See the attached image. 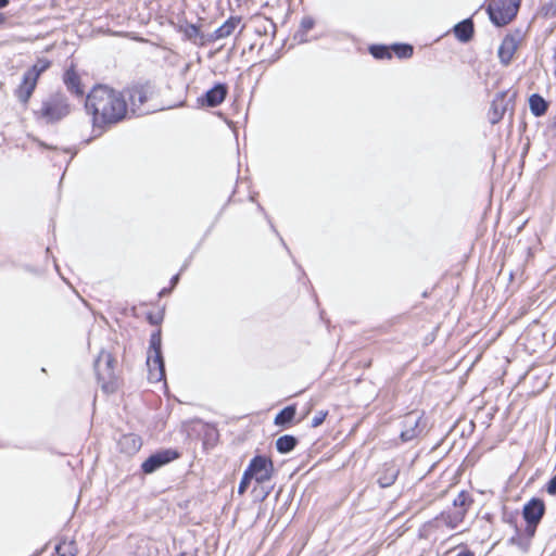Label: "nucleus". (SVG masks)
Wrapping results in <instances>:
<instances>
[{
  "label": "nucleus",
  "mask_w": 556,
  "mask_h": 556,
  "mask_svg": "<svg viewBox=\"0 0 556 556\" xmlns=\"http://www.w3.org/2000/svg\"><path fill=\"white\" fill-rule=\"evenodd\" d=\"M392 50L399 58H409L413 54V47L409 45H394Z\"/></svg>",
  "instance_id": "nucleus-27"
},
{
  "label": "nucleus",
  "mask_w": 556,
  "mask_h": 556,
  "mask_svg": "<svg viewBox=\"0 0 556 556\" xmlns=\"http://www.w3.org/2000/svg\"><path fill=\"white\" fill-rule=\"evenodd\" d=\"M177 457L178 454L172 450L157 452L144 460L141 468L144 473H152Z\"/></svg>",
  "instance_id": "nucleus-6"
},
{
  "label": "nucleus",
  "mask_w": 556,
  "mask_h": 556,
  "mask_svg": "<svg viewBox=\"0 0 556 556\" xmlns=\"http://www.w3.org/2000/svg\"><path fill=\"white\" fill-rule=\"evenodd\" d=\"M521 40V34L507 35L498 48V58L504 65H508L517 51Z\"/></svg>",
  "instance_id": "nucleus-7"
},
{
  "label": "nucleus",
  "mask_w": 556,
  "mask_h": 556,
  "mask_svg": "<svg viewBox=\"0 0 556 556\" xmlns=\"http://www.w3.org/2000/svg\"><path fill=\"white\" fill-rule=\"evenodd\" d=\"M303 26L306 27V28H311L313 26V23H312V21L304 20L303 21Z\"/></svg>",
  "instance_id": "nucleus-35"
},
{
  "label": "nucleus",
  "mask_w": 556,
  "mask_h": 556,
  "mask_svg": "<svg viewBox=\"0 0 556 556\" xmlns=\"http://www.w3.org/2000/svg\"><path fill=\"white\" fill-rule=\"evenodd\" d=\"M59 556H76L77 547L73 541H63L55 547Z\"/></svg>",
  "instance_id": "nucleus-21"
},
{
  "label": "nucleus",
  "mask_w": 556,
  "mask_h": 556,
  "mask_svg": "<svg viewBox=\"0 0 556 556\" xmlns=\"http://www.w3.org/2000/svg\"><path fill=\"white\" fill-rule=\"evenodd\" d=\"M468 503V495L464 492L459 493L454 500V506L456 507V517H463L465 514V506Z\"/></svg>",
  "instance_id": "nucleus-24"
},
{
  "label": "nucleus",
  "mask_w": 556,
  "mask_h": 556,
  "mask_svg": "<svg viewBox=\"0 0 556 556\" xmlns=\"http://www.w3.org/2000/svg\"><path fill=\"white\" fill-rule=\"evenodd\" d=\"M8 0H0V9L4 8L8 4Z\"/></svg>",
  "instance_id": "nucleus-36"
},
{
  "label": "nucleus",
  "mask_w": 556,
  "mask_h": 556,
  "mask_svg": "<svg viewBox=\"0 0 556 556\" xmlns=\"http://www.w3.org/2000/svg\"><path fill=\"white\" fill-rule=\"evenodd\" d=\"M296 445V439L292 435H282L277 439L276 447L280 453H288Z\"/></svg>",
  "instance_id": "nucleus-19"
},
{
  "label": "nucleus",
  "mask_w": 556,
  "mask_h": 556,
  "mask_svg": "<svg viewBox=\"0 0 556 556\" xmlns=\"http://www.w3.org/2000/svg\"><path fill=\"white\" fill-rule=\"evenodd\" d=\"M399 472H400V469L395 464H393V463L384 464L383 467L381 468V470L379 471V477H378L379 485L381 488L391 486L395 482V480L399 476Z\"/></svg>",
  "instance_id": "nucleus-12"
},
{
  "label": "nucleus",
  "mask_w": 556,
  "mask_h": 556,
  "mask_svg": "<svg viewBox=\"0 0 556 556\" xmlns=\"http://www.w3.org/2000/svg\"><path fill=\"white\" fill-rule=\"evenodd\" d=\"M541 11L546 17H556V0H551L545 3Z\"/></svg>",
  "instance_id": "nucleus-29"
},
{
  "label": "nucleus",
  "mask_w": 556,
  "mask_h": 556,
  "mask_svg": "<svg viewBox=\"0 0 556 556\" xmlns=\"http://www.w3.org/2000/svg\"><path fill=\"white\" fill-rule=\"evenodd\" d=\"M544 502L540 498H532L525 505L522 515L527 522L539 523L544 515Z\"/></svg>",
  "instance_id": "nucleus-10"
},
{
  "label": "nucleus",
  "mask_w": 556,
  "mask_h": 556,
  "mask_svg": "<svg viewBox=\"0 0 556 556\" xmlns=\"http://www.w3.org/2000/svg\"><path fill=\"white\" fill-rule=\"evenodd\" d=\"M295 416V407L288 406L283 408L277 416L275 417V424L278 426H282L289 424Z\"/></svg>",
  "instance_id": "nucleus-20"
},
{
  "label": "nucleus",
  "mask_w": 556,
  "mask_h": 556,
  "mask_svg": "<svg viewBox=\"0 0 556 556\" xmlns=\"http://www.w3.org/2000/svg\"><path fill=\"white\" fill-rule=\"evenodd\" d=\"M4 22V16L3 14L0 13V24H2Z\"/></svg>",
  "instance_id": "nucleus-37"
},
{
  "label": "nucleus",
  "mask_w": 556,
  "mask_h": 556,
  "mask_svg": "<svg viewBox=\"0 0 556 556\" xmlns=\"http://www.w3.org/2000/svg\"><path fill=\"white\" fill-rule=\"evenodd\" d=\"M70 113L66 101L59 96H54L42 102L39 115L47 123H54L65 117Z\"/></svg>",
  "instance_id": "nucleus-4"
},
{
  "label": "nucleus",
  "mask_w": 556,
  "mask_h": 556,
  "mask_svg": "<svg viewBox=\"0 0 556 556\" xmlns=\"http://www.w3.org/2000/svg\"><path fill=\"white\" fill-rule=\"evenodd\" d=\"M326 417H327V412H325V410L317 412L316 415L312 419V427H314V428L319 427L324 422Z\"/></svg>",
  "instance_id": "nucleus-31"
},
{
  "label": "nucleus",
  "mask_w": 556,
  "mask_h": 556,
  "mask_svg": "<svg viewBox=\"0 0 556 556\" xmlns=\"http://www.w3.org/2000/svg\"><path fill=\"white\" fill-rule=\"evenodd\" d=\"M149 87L147 86H135L129 89V100L131 105L140 106L142 105L150 96Z\"/></svg>",
  "instance_id": "nucleus-15"
},
{
  "label": "nucleus",
  "mask_w": 556,
  "mask_h": 556,
  "mask_svg": "<svg viewBox=\"0 0 556 556\" xmlns=\"http://www.w3.org/2000/svg\"><path fill=\"white\" fill-rule=\"evenodd\" d=\"M86 110L92 115L94 126H103L122 121L126 116L127 104L121 92L99 85L87 96Z\"/></svg>",
  "instance_id": "nucleus-1"
},
{
  "label": "nucleus",
  "mask_w": 556,
  "mask_h": 556,
  "mask_svg": "<svg viewBox=\"0 0 556 556\" xmlns=\"http://www.w3.org/2000/svg\"><path fill=\"white\" fill-rule=\"evenodd\" d=\"M521 0H493L489 4L488 13L496 26H504L516 16Z\"/></svg>",
  "instance_id": "nucleus-2"
},
{
  "label": "nucleus",
  "mask_w": 556,
  "mask_h": 556,
  "mask_svg": "<svg viewBox=\"0 0 556 556\" xmlns=\"http://www.w3.org/2000/svg\"><path fill=\"white\" fill-rule=\"evenodd\" d=\"M245 471L254 479L257 483H263L271 478L274 467L269 458L265 456H255Z\"/></svg>",
  "instance_id": "nucleus-5"
},
{
  "label": "nucleus",
  "mask_w": 556,
  "mask_h": 556,
  "mask_svg": "<svg viewBox=\"0 0 556 556\" xmlns=\"http://www.w3.org/2000/svg\"><path fill=\"white\" fill-rule=\"evenodd\" d=\"M251 480V476L247 471H244L238 489L239 494H243L247 491Z\"/></svg>",
  "instance_id": "nucleus-30"
},
{
  "label": "nucleus",
  "mask_w": 556,
  "mask_h": 556,
  "mask_svg": "<svg viewBox=\"0 0 556 556\" xmlns=\"http://www.w3.org/2000/svg\"><path fill=\"white\" fill-rule=\"evenodd\" d=\"M37 81L38 78H36L30 73L26 72L23 76L21 85L15 90L16 98L21 102L27 103L37 86Z\"/></svg>",
  "instance_id": "nucleus-11"
},
{
  "label": "nucleus",
  "mask_w": 556,
  "mask_h": 556,
  "mask_svg": "<svg viewBox=\"0 0 556 556\" xmlns=\"http://www.w3.org/2000/svg\"><path fill=\"white\" fill-rule=\"evenodd\" d=\"M115 359L111 353L102 350L96 362L94 370L98 380L102 383V389L106 392H112L115 388V374H114Z\"/></svg>",
  "instance_id": "nucleus-3"
},
{
  "label": "nucleus",
  "mask_w": 556,
  "mask_h": 556,
  "mask_svg": "<svg viewBox=\"0 0 556 556\" xmlns=\"http://www.w3.org/2000/svg\"><path fill=\"white\" fill-rule=\"evenodd\" d=\"M64 83L72 92H74L76 94L84 93V91L80 87L79 76L73 68H70L66 71V73L64 75Z\"/></svg>",
  "instance_id": "nucleus-17"
},
{
  "label": "nucleus",
  "mask_w": 556,
  "mask_h": 556,
  "mask_svg": "<svg viewBox=\"0 0 556 556\" xmlns=\"http://www.w3.org/2000/svg\"><path fill=\"white\" fill-rule=\"evenodd\" d=\"M50 66V62L47 60H38L27 72L34 75L36 78L48 70Z\"/></svg>",
  "instance_id": "nucleus-25"
},
{
  "label": "nucleus",
  "mask_w": 556,
  "mask_h": 556,
  "mask_svg": "<svg viewBox=\"0 0 556 556\" xmlns=\"http://www.w3.org/2000/svg\"><path fill=\"white\" fill-rule=\"evenodd\" d=\"M421 416L416 413H409L403 420V430L401 431V439L403 442H408L415 439L421 431L420 427Z\"/></svg>",
  "instance_id": "nucleus-9"
},
{
  "label": "nucleus",
  "mask_w": 556,
  "mask_h": 556,
  "mask_svg": "<svg viewBox=\"0 0 556 556\" xmlns=\"http://www.w3.org/2000/svg\"><path fill=\"white\" fill-rule=\"evenodd\" d=\"M503 97L500 100H494L492 103V113L490 121L492 124L497 123L504 115L505 108L502 105Z\"/></svg>",
  "instance_id": "nucleus-23"
},
{
  "label": "nucleus",
  "mask_w": 556,
  "mask_h": 556,
  "mask_svg": "<svg viewBox=\"0 0 556 556\" xmlns=\"http://www.w3.org/2000/svg\"><path fill=\"white\" fill-rule=\"evenodd\" d=\"M241 25L240 16H230L222 26H219L212 35L214 40L225 39L231 36Z\"/></svg>",
  "instance_id": "nucleus-13"
},
{
  "label": "nucleus",
  "mask_w": 556,
  "mask_h": 556,
  "mask_svg": "<svg viewBox=\"0 0 556 556\" xmlns=\"http://www.w3.org/2000/svg\"><path fill=\"white\" fill-rule=\"evenodd\" d=\"M547 492L552 495L556 494V475L549 480Z\"/></svg>",
  "instance_id": "nucleus-32"
},
{
  "label": "nucleus",
  "mask_w": 556,
  "mask_h": 556,
  "mask_svg": "<svg viewBox=\"0 0 556 556\" xmlns=\"http://www.w3.org/2000/svg\"><path fill=\"white\" fill-rule=\"evenodd\" d=\"M370 52L376 59L391 58L390 50L384 46H374L370 48Z\"/></svg>",
  "instance_id": "nucleus-28"
},
{
  "label": "nucleus",
  "mask_w": 556,
  "mask_h": 556,
  "mask_svg": "<svg viewBox=\"0 0 556 556\" xmlns=\"http://www.w3.org/2000/svg\"><path fill=\"white\" fill-rule=\"evenodd\" d=\"M148 377L152 382H159L165 377L162 353H148L147 356Z\"/></svg>",
  "instance_id": "nucleus-8"
},
{
  "label": "nucleus",
  "mask_w": 556,
  "mask_h": 556,
  "mask_svg": "<svg viewBox=\"0 0 556 556\" xmlns=\"http://www.w3.org/2000/svg\"><path fill=\"white\" fill-rule=\"evenodd\" d=\"M121 444L122 446H127V451L131 453L139 450L141 442L137 435L127 434L122 438Z\"/></svg>",
  "instance_id": "nucleus-22"
},
{
  "label": "nucleus",
  "mask_w": 556,
  "mask_h": 556,
  "mask_svg": "<svg viewBox=\"0 0 556 556\" xmlns=\"http://www.w3.org/2000/svg\"><path fill=\"white\" fill-rule=\"evenodd\" d=\"M536 526H538V523L527 522L526 531L530 538L534 535Z\"/></svg>",
  "instance_id": "nucleus-33"
},
{
  "label": "nucleus",
  "mask_w": 556,
  "mask_h": 556,
  "mask_svg": "<svg viewBox=\"0 0 556 556\" xmlns=\"http://www.w3.org/2000/svg\"><path fill=\"white\" fill-rule=\"evenodd\" d=\"M227 87L226 85L218 84L205 93V103L208 106L219 105L226 98Z\"/></svg>",
  "instance_id": "nucleus-14"
},
{
  "label": "nucleus",
  "mask_w": 556,
  "mask_h": 556,
  "mask_svg": "<svg viewBox=\"0 0 556 556\" xmlns=\"http://www.w3.org/2000/svg\"><path fill=\"white\" fill-rule=\"evenodd\" d=\"M177 280H178V276H175V277L173 278V282H174V283H176V282H177Z\"/></svg>",
  "instance_id": "nucleus-38"
},
{
  "label": "nucleus",
  "mask_w": 556,
  "mask_h": 556,
  "mask_svg": "<svg viewBox=\"0 0 556 556\" xmlns=\"http://www.w3.org/2000/svg\"><path fill=\"white\" fill-rule=\"evenodd\" d=\"M161 345H162L161 332L155 331L151 334L150 348H149L148 353H155V352L162 353Z\"/></svg>",
  "instance_id": "nucleus-26"
},
{
  "label": "nucleus",
  "mask_w": 556,
  "mask_h": 556,
  "mask_svg": "<svg viewBox=\"0 0 556 556\" xmlns=\"http://www.w3.org/2000/svg\"><path fill=\"white\" fill-rule=\"evenodd\" d=\"M529 106L533 115L541 116L547 110L546 101L539 94H532L529 99Z\"/></svg>",
  "instance_id": "nucleus-18"
},
{
  "label": "nucleus",
  "mask_w": 556,
  "mask_h": 556,
  "mask_svg": "<svg viewBox=\"0 0 556 556\" xmlns=\"http://www.w3.org/2000/svg\"><path fill=\"white\" fill-rule=\"evenodd\" d=\"M456 556H475V554L468 549H462Z\"/></svg>",
  "instance_id": "nucleus-34"
},
{
  "label": "nucleus",
  "mask_w": 556,
  "mask_h": 556,
  "mask_svg": "<svg viewBox=\"0 0 556 556\" xmlns=\"http://www.w3.org/2000/svg\"><path fill=\"white\" fill-rule=\"evenodd\" d=\"M454 34L460 41H468L473 34V25L470 20H465L454 27Z\"/></svg>",
  "instance_id": "nucleus-16"
}]
</instances>
